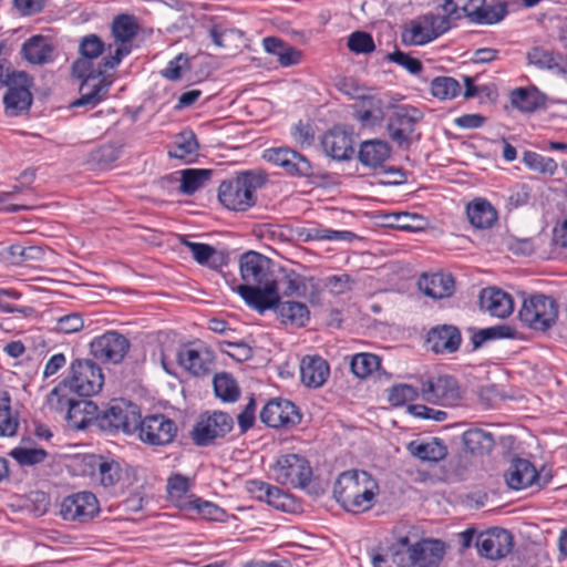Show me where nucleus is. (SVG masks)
<instances>
[{
	"mask_svg": "<svg viewBox=\"0 0 567 567\" xmlns=\"http://www.w3.org/2000/svg\"><path fill=\"white\" fill-rule=\"evenodd\" d=\"M79 49L81 58L73 63L72 71L83 82L80 87L81 97L72 106L96 105L106 95L110 85L104 78L110 68H105L103 63L95 69L92 63L93 59L103 53L104 43L97 35L90 34L81 40Z\"/></svg>",
	"mask_w": 567,
	"mask_h": 567,
	"instance_id": "obj_1",
	"label": "nucleus"
},
{
	"mask_svg": "<svg viewBox=\"0 0 567 567\" xmlns=\"http://www.w3.org/2000/svg\"><path fill=\"white\" fill-rule=\"evenodd\" d=\"M240 276L244 281L234 290L237 291L244 301L259 313L270 310V302L266 300L272 290L275 265L268 257L256 252L247 251L239 259Z\"/></svg>",
	"mask_w": 567,
	"mask_h": 567,
	"instance_id": "obj_2",
	"label": "nucleus"
},
{
	"mask_svg": "<svg viewBox=\"0 0 567 567\" xmlns=\"http://www.w3.org/2000/svg\"><path fill=\"white\" fill-rule=\"evenodd\" d=\"M379 493L374 477L359 470L341 473L333 485L336 501L349 513L358 514L369 511Z\"/></svg>",
	"mask_w": 567,
	"mask_h": 567,
	"instance_id": "obj_3",
	"label": "nucleus"
},
{
	"mask_svg": "<svg viewBox=\"0 0 567 567\" xmlns=\"http://www.w3.org/2000/svg\"><path fill=\"white\" fill-rule=\"evenodd\" d=\"M266 182V175L251 171L224 181L218 188L220 203L230 210L244 212L256 203V190Z\"/></svg>",
	"mask_w": 567,
	"mask_h": 567,
	"instance_id": "obj_4",
	"label": "nucleus"
},
{
	"mask_svg": "<svg viewBox=\"0 0 567 567\" xmlns=\"http://www.w3.org/2000/svg\"><path fill=\"white\" fill-rule=\"evenodd\" d=\"M64 382L69 391L87 398L97 394L104 384L101 367L90 359H76L70 367V374Z\"/></svg>",
	"mask_w": 567,
	"mask_h": 567,
	"instance_id": "obj_5",
	"label": "nucleus"
},
{
	"mask_svg": "<svg viewBox=\"0 0 567 567\" xmlns=\"http://www.w3.org/2000/svg\"><path fill=\"white\" fill-rule=\"evenodd\" d=\"M558 316L556 302L544 295H535L523 301L519 309V320L528 328L546 331L555 322Z\"/></svg>",
	"mask_w": 567,
	"mask_h": 567,
	"instance_id": "obj_6",
	"label": "nucleus"
},
{
	"mask_svg": "<svg viewBox=\"0 0 567 567\" xmlns=\"http://www.w3.org/2000/svg\"><path fill=\"white\" fill-rule=\"evenodd\" d=\"M450 29V21L444 16L425 14L411 20L402 31V41L408 45H423Z\"/></svg>",
	"mask_w": 567,
	"mask_h": 567,
	"instance_id": "obj_7",
	"label": "nucleus"
},
{
	"mask_svg": "<svg viewBox=\"0 0 567 567\" xmlns=\"http://www.w3.org/2000/svg\"><path fill=\"white\" fill-rule=\"evenodd\" d=\"M234 427L233 417L221 411L202 414L193 427L192 439L198 446H206L216 439L224 437Z\"/></svg>",
	"mask_w": 567,
	"mask_h": 567,
	"instance_id": "obj_8",
	"label": "nucleus"
},
{
	"mask_svg": "<svg viewBox=\"0 0 567 567\" xmlns=\"http://www.w3.org/2000/svg\"><path fill=\"white\" fill-rule=\"evenodd\" d=\"M424 114L411 105H398L389 116L386 131L390 138L399 146H409L415 125L421 122Z\"/></svg>",
	"mask_w": 567,
	"mask_h": 567,
	"instance_id": "obj_9",
	"label": "nucleus"
},
{
	"mask_svg": "<svg viewBox=\"0 0 567 567\" xmlns=\"http://www.w3.org/2000/svg\"><path fill=\"white\" fill-rule=\"evenodd\" d=\"M138 437L150 445H167L177 435L176 423L164 414H152L141 419L138 413Z\"/></svg>",
	"mask_w": 567,
	"mask_h": 567,
	"instance_id": "obj_10",
	"label": "nucleus"
},
{
	"mask_svg": "<svg viewBox=\"0 0 567 567\" xmlns=\"http://www.w3.org/2000/svg\"><path fill=\"white\" fill-rule=\"evenodd\" d=\"M100 512L96 496L91 492H78L65 496L60 503L59 514L66 522L87 523Z\"/></svg>",
	"mask_w": 567,
	"mask_h": 567,
	"instance_id": "obj_11",
	"label": "nucleus"
},
{
	"mask_svg": "<svg viewBox=\"0 0 567 567\" xmlns=\"http://www.w3.org/2000/svg\"><path fill=\"white\" fill-rule=\"evenodd\" d=\"M274 472L277 482L292 487H306L312 476L309 462L298 454L280 456Z\"/></svg>",
	"mask_w": 567,
	"mask_h": 567,
	"instance_id": "obj_12",
	"label": "nucleus"
},
{
	"mask_svg": "<svg viewBox=\"0 0 567 567\" xmlns=\"http://www.w3.org/2000/svg\"><path fill=\"white\" fill-rule=\"evenodd\" d=\"M138 413L133 404L114 403L104 411H99L97 426L106 432L123 431L130 434L138 426Z\"/></svg>",
	"mask_w": 567,
	"mask_h": 567,
	"instance_id": "obj_13",
	"label": "nucleus"
},
{
	"mask_svg": "<svg viewBox=\"0 0 567 567\" xmlns=\"http://www.w3.org/2000/svg\"><path fill=\"white\" fill-rule=\"evenodd\" d=\"M130 350L128 339L117 331H106L90 342V353L104 363H121Z\"/></svg>",
	"mask_w": 567,
	"mask_h": 567,
	"instance_id": "obj_14",
	"label": "nucleus"
},
{
	"mask_svg": "<svg viewBox=\"0 0 567 567\" xmlns=\"http://www.w3.org/2000/svg\"><path fill=\"white\" fill-rule=\"evenodd\" d=\"M259 417L269 427L290 429L301 422L302 415L291 401L276 398L265 404Z\"/></svg>",
	"mask_w": 567,
	"mask_h": 567,
	"instance_id": "obj_15",
	"label": "nucleus"
},
{
	"mask_svg": "<svg viewBox=\"0 0 567 567\" xmlns=\"http://www.w3.org/2000/svg\"><path fill=\"white\" fill-rule=\"evenodd\" d=\"M137 31L134 20L128 16L116 18L112 25L114 42L107 45L109 56L104 58L105 68H115L123 56L130 53L128 42Z\"/></svg>",
	"mask_w": 567,
	"mask_h": 567,
	"instance_id": "obj_16",
	"label": "nucleus"
},
{
	"mask_svg": "<svg viewBox=\"0 0 567 567\" xmlns=\"http://www.w3.org/2000/svg\"><path fill=\"white\" fill-rule=\"evenodd\" d=\"M513 536L503 528H491L476 536L475 547L482 557L487 559H501L513 549Z\"/></svg>",
	"mask_w": 567,
	"mask_h": 567,
	"instance_id": "obj_17",
	"label": "nucleus"
},
{
	"mask_svg": "<svg viewBox=\"0 0 567 567\" xmlns=\"http://www.w3.org/2000/svg\"><path fill=\"white\" fill-rule=\"evenodd\" d=\"M421 394L425 401L455 405L462 398L457 381L450 375L430 378L422 382Z\"/></svg>",
	"mask_w": 567,
	"mask_h": 567,
	"instance_id": "obj_18",
	"label": "nucleus"
},
{
	"mask_svg": "<svg viewBox=\"0 0 567 567\" xmlns=\"http://www.w3.org/2000/svg\"><path fill=\"white\" fill-rule=\"evenodd\" d=\"M31 79L24 72L14 73L11 81L8 82V92L3 97V103L9 115L16 116L31 106Z\"/></svg>",
	"mask_w": 567,
	"mask_h": 567,
	"instance_id": "obj_19",
	"label": "nucleus"
},
{
	"mask_svg": "<svg viewBox=\"0 0 567 567\" xmlns=\"http://www.w3.org/2000/svg\"><path fill=\"white\" fill-rule=\"evenodd\" d=\"M264 158L279 167L291 176L312 175V166L310 162L300 153L288 148L277 147L269 148L264 152Z\"/></svg>",
	"mask_w": 567,
	"mask_h": 567,
	"instance_id": "obj_20",
	"label": "nucleus"
},
{
	"mask_svg": "<svg viewBox=\"0 0 567 567\" xmlns=\"http://www.w3.org/2000/svg\"><path fill=\"white\" fill-rule=\"evenodd\" d=\"M270 289L272 292L266 297L270 302V309L282 297H290L293 295H301L305 291V281L301 275L292 269L278 268L275 270Z\"/></svg>",
	"mask_w": 567,
	"mask_h": 567,
	"instance_id": "obj_21",
	"label": "nucleus"
},
{
	"mask_svg": "<svg viewBox=\"0 0 567 567\" xmlns=\"http://www.w3.org/2000/svg\"><path fill=\"white\" fill-rule=\"evenodd\" d=\"M410 565L413 567H439L445 545L439 539H422L408 549Z\"/></svg>",
	"mask_w": 567,
	"mask_h": 567,
	"instance_id": "obj_22",
	"label": "nucleus"
},
{
	"mask_svg": "<svg viewBox=\"0 0 567 567\" xmlns=\"http://www.w3.org/2000/svg\"><path fill=\"white\" fill-rule=\"evenodd\" d=\"M481 309L493 317L507 318L514 310V301L507 292L489 287L484 288L480 293Z\"/></svg>",
	"mask_w": 567,
	"mask_h": 567,
	"instance_id": "obj_23",
	"label": "nucleus"
},
{
	"mask_svg": "<svg viewBox=\"0 0 567 567\" xmlns=\"http://www.w3.org/2000/svg\"><path fill=\"white\" fill-rule=\"evenodd\" d=\"M324 153L333 159H349L353 154V138L340 127H333L321 140Z\"/></svg>",
	"mask_w": 567,
	"mask_h": 567,
	"instance_id": "obj_24",
	"label": "nucleus"
},
{
	"mask_svg": "<svg viewBox=\"0 0 567 567\" xmlns=\"http://www.w3.org/2000/svg\"><path fill=\"white\" fill-rule=\"evenodd\" d=\"M462 341L457 327L442 324L433 327L427 333V342L435 353H454Z\"/></svg>",
	"mask_w": 567,
	"mask_h": 567,
	"instance_id": "obj_25",
	"label": "nucleus"
},
{
	"mask_svg": "<svg viewBox=\"0 0 567 567\" xmlns=\"http://www.w3.org/2000/svg\"><path fill=\"white\" fill-rule=\"evenodd\" d=\"M419 289L433 299L449 298L455 289L454 278L450 274H423L417 280Z\"/></svg>",
	"mask_w": 567,
	"mask_h": 567,
	"instance_id": "obj_26",
	"label": "nucleus"
},
{
	"mask_svg": "<svg viewBox=\"0 0 567 567\" xmlns=\"http://www.w3.org/2000/svg\"><path fill=\"white\" fill-rule=\"evenodd\" d=\"M507 486L512 489H524L538 483V473L527 460L515 458L504 474Z\"/></svg>",
	"mask_w": 567,
	"mask_h": 567,
	"instance_id": "obj_27",
	"label": "nucleus"
},
{
	"mask_svg": "<svg viewBox=\"0 0 567 567\" xmlns=\"http://www.w3.org/2000/svg\"><path fill=\"white\" fill-rule=\"evenodd\" d=\"M99 406L91 400H74L66 413L69 425L76 430H84L91 423L97 425Z\"/></svg>",
	"mask_w": 567,
	"mask_h": 567,
	"instance_id": "obj_28",
	"label": "nucleus"
},
{
	"mask_svg": "<svg viewBox=\"0 0 567 567\" xmlns=\"http://www.w3.org/2000/svg\"><path fill=\"white\" fill-rule=\"evenodd\" d=\"M329 373L327 361L319 355H307L301 360V381L309 388L321 386L327 381Z\"/></svg>",
	"mask_w": 567,
	"mask_h": 567,
	"instance_id": "obj_29",
	"label": "nucleus"
},
{
	"mask_svg": "<svg viewBox=\"0 0 567 567\" xmlns=\"http://www.w3.org/2000/svg\"><path fill=\"white\" fill-rule=\"evenodd\" d=\"M409 453L422 462L437 463L447 455V446L439 437H432L427 441L415 440L408 444Z\"/></svg>",
	"mask_w": 567,
	"mask_h": 567,
	"instance_id": "obj_30",
	"label": "nucleus"
},
{
	"mask_svg": "<svg viewBox=\"0 0 567 567\" xmlns=\"http://www.w3.org/2000/svg\"><path fill=\"white\" fill-rule=\"evenodd\" d=\"M192 482L182 474H172L167 478L166 491L168 499L177 507L184 511H190L194 498L190 493Z\"/></svg>",
	"mask_w": 567,
	"mask_h": 567,
	"instance_id": "obj_31",
	"label": "nucleus"
},
{
	"mask_svg": "<svg viewBox=\"0 0 567 567\" xmlns=\"http://www.w3.org/2000/svg\"><path fill=\"white\" fill-rule=\"evenodd\" d=\"M284 324L302 328L310 319V311L306 303L300 301H281L271 308Z\"/></svg>",
	"mask_w": 567,
	"mask_h": 567,
	"instance_id": "obj_32",
	"label": "nucleus"
},
{
	"mask_svg": "<svg viewBox=\"0 0 567 567\" xmlns=\"http://www.w3.org/2000/svg\"><path fill=\"white\" fill-rule=\"evenodd\" d=\"M390 156V146L381 140L364 141L360 145L358 158L369 167H378Z\"/></svg>",
	"mask_w": 567,
	"mask_h": 567,
	"instance_id": "obj_33",
	"label": "nucleus"
},
{
	"mask_svg": "<svg viewBox=\"0 0 567 567\" xmlns=\"http://www.w3.org/2000/svg\"><path fill=\"white\" fill-rule=\"evenodd\" d=\"M546 96L536 87H518L512 91V105L525 113H532L545 105Z\"/></svg>",
	"mask_w": 567,
	"mask_h": 567,
	"instance_id": "obj_34",
	"label": "nucleus"
},
{
	"mask_svg": "<svg viewBox=\"0 0 567 567\" xmlns=\"http://www.w3.org/2000/svg\"><path fill=\"white\" fill-rule=\"evenodd\" d=\"M466 214L470 223L478 229H487L497 219L494 207L485 199H475L467 205Z\"/></svg>",
	"mask_w": 567,
	"mask_h": 567,
	"instance_id": "obj_35",
	"label": "nucleus"
},
{
	"mask_svg": "<svg viewBox=\"0 0 567 567\" xmlns=\"http://www.w3.org/2000/svg\"><path fill=\"white\" fill-rule=\"evenodd\" d=\"M462 442L465 450L472 454L488 453L495 444L493 434L478 427L465 431L462 435Z\"/></svg>",
	"mask_w": 567,
	"mask_h": 567,
	"instance_id": "obj_36",
	"label": "nucleus"
},
{
	"mask_svg": "<svg viewBox=\"0 0 567 567\" xmlns=\"http://www.w3.org/2000/svg\"><path fill=\"white\" fill-rule=\"evenodd\" d=\"M182 241L189 249L193 258L198 264L208 266L212 269H217L224 264L223 254L217 251L214 247L207 244L189 241L187 239H183Z\"/></svg>",
	"mask_w": 567,
	"mask_h": 567,
	"instance_id": "obj_37",
	"label": "nucleus"
},
{
	"mask_svg": "<svg viewBox=\"0 0 567 567\" xmlns=\"http://www.w3.org/2000/svg\"><path fill=\"white\" fill-rule=\"evenodd\" d=\"M22 55L33 64H43L50 61L52 47L47 39L41 35H34L22 45Z\"/></svg>",
	"mask_w": 567,
	"mask_h": 567,
	"instance_id": "obj_38",
	"label": "nucleus"
},
{
	"mask_svg": "<svg viewBox=\"0 0 567 567\" xmlns=\"http://www.w3.org/2000/svg\"><path fill=\"white\" fill-rule=\"evenodd\" d=\"M212 175L213 171L206 168L183 169L179 190L185 195H193L210 179Z\"/></svg>",
	"mask_w": 567,
	"mask_h": 567,
	"instance_id": "obj_39",
	"label": "nucleus"
},
{
	"mask_svg": "<svg viewBox=\"0 0 567 567\" xmlns=\"http://www.w3.org/2000/svg\"><path fill=\"white\" fill-rule=\"evenodd\" d=\"M178 362L185 370L196 377L205 375L209 372V362L203 358L198 350L193 348L186 347L181 349Z\"/></svg>",
	"mask_w": 567,
	"mask_h": 567,
	"instance_id": "obj_40",
	"label": "nucleus"
},
{
	"mask_svg": "<svg viewBox=\"0 0 567 567\" xmlns=\"http://www.w3.org/2000/svg\"><path fill=\"white\" fill-rule=\"evenodd\" d=\"M199 145L196 135L193 131L181 132L174 142V146L168 151V156L172 158L186 159L190 155H196Z\"/></svg>",
	"mask_w": 567,
	"mask_h": 567,
	"instance_id": "obj_41",
	"label": "nucleus"
},
{
	"mask_svg": "<svg viewBox=\"0 0 567 567\" xmlns=\"http://www.w3.org/2000/svg\"><path fill=\"white\" fill-rule=\"evenodd\" d=\"M516 336V330L507 324H497L494 327L480 329L472 336L473 349L481 348L485 342L495 339H513Z\"/></svg>",
	"mask_w": 567,
	"mask_h": 567,
	"instance_id": "obj_42",
	"label": "nucleus"
},
{
	"mask_svg": "<svg viewBox=\"0 0 567 567\" xmlns=\"http://www.w3.org/2000/svg\"><path fill=\"white\" fill-rule=\"evenodd\" d=\"M214 391L217 398L224 402H236L240 390L236 380L229 373H218L213 380Z\"/></svg>",
	"mask_w": 567,
	"mask_h": 567,
	"instance_id": "obj_43",
	"label": "nucleus"
},
{
	"mask_svg": "<svg viewBox=\"0 0 567 567\" xmlns=\"http://www.w3.org/2000/svg\"><path fill=\"white\" fill-rule=\"evenodd\" d=\"M484 2L485 0H445L443 9L454 19L466 17L471 21Z\"/></svg>",
	"mask_w": 567,
	"mask_h": 567,
	"instance_id": "obj_44",
	"label": "nucleus"
},
{
	"mask_svg": "<svg viewBox=\"0 0 567 567\" xmlns=\"http://www.w3.org/2000/svg\"><path fill=\"white\" fill-rule=\"evenodd\" d=\"M92 467L99 471V480L104 487H112L122 478L121 465L115 461H105L102 457L94 458Z\"/></svg>",
	"mask_w": 567,
	"mask_h": 567,
	"instance_id": "obj_45",
	"label": "nucleus"
},
{
	"mask_svg": "<svg viewBox=\"0 0 567 567\" xmlns=\"http://www.w3.org/2000/svg\"><path fill=\"white\" fill-rule=\"evenodd\" d=\"M506 2H496L486 6L485 3L477 10L471 22L477 24H495L502 21L507 14Z\"/></svg>",
	"mask_w": 567,
	"mask_h": 567,
	"instance_id": "obj_46",
	"label": "nucleus"
},
{
	"mask_svg": "<svg viewBox=\"0 0 567 567\" xmlns=\"http://www.w3.org/2000/svg\"><path fill=\"white\" fill-rule=\"evenodd\" d=\"M381 360L372 353H358L352 357L350 367L353 374L364 379L380 368Z\"/></svg>",
	"mask_w": 567,
	"mask_h": 567,
	"instance_id": "obj_47",
	"label": "nucleus"
},
{
	"mask_svg": "<svg viewBox=\"0 0 567 567\" xmlns=\"http://www.w3.org/2000/svg\"><path fill=\"white\" fill-rule=\"evenodd\" d=\"M431 93L441 100H452L461 93V85L454 78L436 76L431 82Z\"/></svg>",
	"mask_w": 567,
	"mask_h": 567,
	"instance_id": "obj_48",
	"label": "nucleus"
},
{
	"mask_svg": "<svg viewBox=\"0 0 567 567\" xmlns=\"http://www.w3.org/2000/svg\"><path fill=\"white\" fill-rule=\"evenodd\" d=\"M374 567H408L410 565L408 551H402L394 547L378 554L372 558Z\"/></svg>",
	"mask_w": 567,
	"mask_h": 567,
	"instance_id": "obj_49",
	"label": "nucleus"
},
{
	"mask_svg": "<svg viewBox=\"0 0 567 567\" xmlns=\"http://www.w3.org/2000/svg\"><path fill=\"white\" fill-rule=\"evenodd\" d=\"M123 145L120 143H109L100 146L92 152L91 162L100 167H107L118 159Z\"/></svg>",
	"mask_w": 567,
	"mask_h": 567,
	"instance_id": "obj_50",
	"label": "nucleus"
},
{
	"mask_svg": "<svg viewBox=\"0 0 567 567\" xmlns=\"http://www.w3.org/2000/svg\"><path fill=\"white\" fill-rule=\"evenodd\" d=\"M523 162L530 169L542 174L554 175L557 169V163L553 158L530 151L524 153Z\"/></svg>",
	"mask_w": 567,
	"mask_h": 567,
	"instance_id": "obj_51",
	"label": "nucleus"
},
{
	"mask_svg": "<svg viewBox=\"0 0 567 567\" xmlns=\"http://www.w3.org/2000/svg\"><path fill=\"white\" fill-rule=\"evenodd\" d=\"M69 386L64 380L48 394V406L56 412H62L65 408L69 410L74 399L68 396Z\"/></svg>",
	"mask_w": 567,
	"mask_h": 567,
	"instance_id": "obj_52",
	"label": "nucleus"
},
{
	"mask_svg": "<svg viewBox=\"0 0 567 567\" xmlns=\"http://www.w3.org/2000/svg\"><path fill=\"white\" fill-rule=\"evenodd\" d=\"M190 511H196L204 518L213 522H225L227 518L225 509L199 497L194 498Z\"/></svg>",
	"mask_w": 567,
	"mask_h": 567,
	"instance_id": "obj_53",
	"label": "nucleus"
},
{
	"mask_svg": "<svg viewBox=\"0 0 567 567\" xmlns=\"http://www.w3.org/2000/svg\"><path fill=\"white\" fill-rule=\"evenodd\" d=\"M417 390L410 384H396L389 389L388 400L394 406H400L417 398Z\"/></svg>",
	"mask_w": 567,
	"mask_h": 567,
	"instance_id": "obj_54",
	"label": "nucleus"
},
{
	"mask_svg": "<svg viewBox=\"0 0 567 567\" xmlns=\"http://www.w3.org/2000/svg\"><path fill=\"white\" fill-rule=\"evenodd\" d=\"M348 48L350 51L357 54H361L373 52L375 45L370 33L364 31H355L351 33L348 39Z\"/></svg>",
	"mask_w": 567,
	"mask_h": 567,
	"instance_id": "obj_55",
	"label": "nucleus"
},
{
	"mask_svg": "<svg viewBox=\"0 0 567 567\" xmlns=\"http://www.w3.org/2000/svg\"><path fill=\"white\" fill-rule=\"evenodd\" d=\"M10 455L21 465H34L43 462L48 453L43 449L16 447Z\"/></svg>",
	"mask_w": 567,
	"mask_h": 567,
	"instance_id": "obj_56",
	"label": "nucleus"
},
{
	"mask_svg": "<svg viewBox=\"0 0 567 567\" xmlns=\"http://www.w3.org/2000/svg\"><path fill=\"white\" fill-rule=\"evenodd\" d=\"M424 218L417 214L398 213L393 215V227L406 231H417L424 228Z\"/></svg>",
	"mask_w": 567,
	"mask_h": 567,
	"instance_id": "obj_57",
	"label": "nucleus"
},
{
	"mask_svg": "<svg viewBox=\"0 0 567 567\" xmlns=\"http://www.w3.org/2000/svg\"><path fill=\"white\" fill-rule=\"evenodd\" d=\"M19 426L18 419L12 414L9 399L0 403V436H12Z\"/></svg>",
	"mask_w": 567,
	"mask_h": 567,
	"instance_id": "obj_58",
	"label": "nucleus"
},
{
	"mask_svg": "<svg viewBox=\"0 0 567 567\" xmlns=\"http://www.w3.org/2000/svg\"><path fill=\"white\" fill-rule=\"evenodd\" d=\"M386 60L404 68L411 74H419L422 71V63L419 59H415L400 50L388 53Z\"/></svg>",
	"mask_w": 567,
	"mask_h": 567,
	"instance_id": "obj_59",
	"label": "nucleus"
},
{
	"mask_svg": "<svg viewBox=\"0 0 567 567\" xmlns=\"http://www.w3.org/2000/svg\"><path fill=\"white\" fill-rule=\"evenodd\" d=\"M84 327V320L78 312L65 315L58 319L56 330L63 333H75L82 330Z\"/></svg>",
	"mask_w": 567,
	"mask_h": 567,
	"instance_id": "obj_60",
	"label": "nucleus"
},
{
	"mask_svg": "<svg viewBox=\"0 0 567 567\" xmlns=\"http://www.w3.org/2000/svg\"><path fill=\"white\" fill-rule=\"evenodd\" d=\"M409 412L420 419L443 422L447 419V413L443 410H436L423 404H413L409 406Z\"/></svg>",
	"mask_w": 567,
	"mask_h": 567,
	"instance_id": "obj_61",
	"label": "nucleus"
},
{
	"mask_svg": "<svg viewBox=\"0 0 567 567\" xmlns=\"http://www.w3.org/2000/svg\"><path fill=\"white\" fill-rule=\"evenodd\" d=\"M185 68H188V58L181 53L168 62L167 66L161 71V74L167 80L176 81L182 78V71Z\"/></svg>",
	"mask_w": 567,
	"mask_h": 567,
	"instance_id": "obj_62",
	"label": "nucleus"
},
{
	"mask_svg": "<svg viewBox=\"0 0 567 567\" xmlns=\"http://www.w3.org/2000/svg\"><path fill=\"white\" fill-rule=\"evenodd\" d=\"M352 284V278L347 274L333 275L326 279V287L331 293L337 296L351 290Z\"/></svg>",
	"mask_w": 567,
	"mask_h": 567,
	"instance_id": "obj_63",
	"label": "nucleus"
},
{
	"mask_svg": "<svg viewBox=\"0 0 567 567\" xmlns=\"http://www.w3.org/2000/svg\"><path fill=\"white\" fill-rule=\"evenodd\" d=\"M256 401L255 399L250 398L244 410L238 414L237 422L241 434H245L254 426L256 420Z\"/></svg>",
	"mask_w": 567,
	"mask_h": 567,
	"instance_id": "obj_64",
	"label": "nucleus"
}]
</instances>
